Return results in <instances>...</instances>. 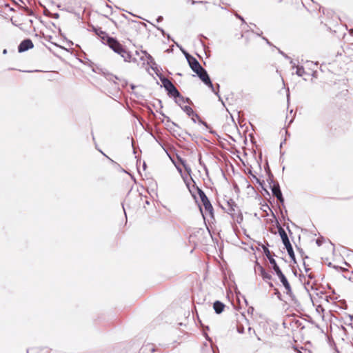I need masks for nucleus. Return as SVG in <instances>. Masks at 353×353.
<instances>
[{"mask_svg":"<svg viewBox=\"0 0 353 353\" xmlns=\"http://www.w3.org/2000/svg\"><path fill=\"white\" fill-rule=\"evenodd\" d=\"M150 67H151L152 70H154L157 74H159L158 73L159 72L158 66L157 64H156V65H153L152 64H151Z\"/></svg>","mask_w":353,"mask_h":353,"instance_id":"37","label":"nucleus"},{"mask_svg":"<svg viewBox=\"0 0 353 353\" xmlns=\"http://www.w3.org/2000/svg\"><path fill=\"white\" fill-rule=\"evenodd\" d=\"M253 26L257 29L256 31H254V30L251 29L250 31L254 33V34H256L257 36H260L261 37L262 34H263V32L261 30H260L255 24H253Z\"/></svg>","mask_w":353,"mask_h":353,"instance_id":"29","label":"nucleus"},{"mask_svg":"<svg viewBox=\"0 0 353 353\" xmlns=\"http://www.w3.org/2000/svg\"><path fill=\"white\" fill-rule=\"evenodd\" d=\"M105 77V78L108 80V81H112V78L115 79H119V77L116 75H113L112 74H110V73H105L104 72H103Z\"/></svg>","mask_w":353,"mask_h":353,"instance_id":"27","label":"nucleus"},{"mask_svg":"<svg viewBox=\"0 0 353 353\" xmlns=\"http://www.w3.org/2000/svg\"><path fill=\"white\" fill-rule=\"evenodd\" d=\"M159 113L165 118L166 117V115L162 112H159Z\"/></svg>","mask_w":353,"mask_h":353,"instance_id":"58","label":"nucleus"},{"mask_svg":"<svg viewBox=\"0 0 353 353\" xmlns=\"http://www.w3.org/2000/svg\"><path fill=\"white\" fill-rule=\"evenodd\" d=\"M92 31L101 39L102 43L105 41L109 36L105 32L103 31L101 28L92 26Z\"/></svg>","mask_w":353,"mask_h":353,"instance_id":"11","label":"nucleus"},{"mask_svg":"<svg viewBox=\"0 0 353 353\" xmlns=\"http://www.w3.org/2000/svg\"><path fill=\"white\" fill-rule=\"evenodd\" d=\"M259 246H261V248L263 249V252H264L265 255L266 256H268V255H270V250H269V249H268V247L269 246V243H267V245H263V244H262V243H259Z\"/></svg>","mask_w":353,"mask_h":353,"instance_id":"24","label":"nucleus"},{"mask_svg":"<svg viewBox=\"0 0 353 353\" xmlns=\"http://www.w3.org/2000/svg\"><path fill=\"white\" fill-rule=\"evenodd\" d=\"M236 205V203L234 201V200L232 199H229L228 201H227V208H230V207H233V206H235Z\"/></svg>","mask_w":353,"mask_h":353,"instance_id":"33","label":"nucleus"},{"mask_svg":"<svg viewBox=\"0 0 353 353\" xmlns=\"http://www.w3.org/2000/svg\"><path fill=\"white\" fill-rule=\"evenodd\" d=\"M145 168H146V163L144 162L143 164V170H145Z\"/></svg>","mask_w":353,"mask_h":353,"instance_id":"59","label":"nucleus"},{"mask_svg":"<svg viewBox=\"0 0 353 353\" xmlns=\"http://www.w3.org/2000/svg\"><path fill=\"white\" fill-rule=\"evenodd\" d=\"M51 15H52V17L55 18V19H58L59 17V14L58 13H54V14H52Z\"/></svg>","mask_w":353,"mask_h":353,"instance_id":"47","label":"nucleus"},{"mask_svg":"<svg viewBox=\"0 0 353 353\" xmlns=\"http://www.w3.org/2000/svg\"><path fill=\"white\" fill-rule=\"evenodd\" d=\"M303 265H304L305 272H308L310 270V268L306 267L305 262L303 263Z\"/></svg>","mask_w":353,"mask_h":353,"instance_id":"52","label":"nucleus"},{"mask_svg":"<svg viewBox=\"0 0 353 353\" xmlns=\"http://www.w3.org/2000/svg\"><path fill=\"white\" fill-rule=\"evenodd\" d=\"M276 228L278 229V232L281 238L282 243L285 245V248H286V250L288 252V254L294 263H296L294 252L293 250L292 245L289 240V238L285 231V230L281 226L279 223L277 221L276 223Z\"/></svg>","mask_w":353,"mask_h":353,"instance_id":"3","label":"nucleus"},{"mask_svg":"<svg viewBox=\"0 0 353 353\" xmlns=\"http://www.w3.org/2000/svg\"><path fill=\"white\" fill-rule=\"evenodd\" d=\"M267 283L270 288H274V285L272 282H270V281H268Z\"/></svg>","mask_w":353,"mask_h":353,"instance_id":"49","label":"nucleus"},{"mask_svg":"<svg viewBox=\"0 0 353 353\" xmlns=\"http://www.w3.org/2000/svg\"><path fill=\"white\" fill-rule=\"evenodd\" d=\"M181 109L189 116V117H191V116H193V117H196L198 119H199V123L201 124V125H203L206 128H210V126L209 125L205 122V121H203L201 117H199V115L196 113L193 109L189 106V105H185V106H181Z\"/></svg>","mask_w":353,"mask_h":353,"instance_id":"5","label":"nucleus"},{"mask_svg":"<svg viewBox=\"0 0 353 353\" xmlns=\"http://www.w3.org/2000/svg\"><path fill=\"white\" fill-rule=\"evenodd\" d=\"M225 307V304L220 301H216L213 303L214 312L218 314H221L223 311Z\"/></svg>","mask_w":353,"mask_h":353,"instance_id":"13","label":"nucleus"},{"mask_svg":"<svg viewBox=\"0 0 353 353\" xmlns=\"http://www.w3.org/2000/svg\"><path fill=\"white\" fill-rule=\"evenodd\" d=\"M34 44L30 39H23L18 46V52L21 53L33 48Z\"/></svg>","mask_w":353,"mask_h":353,"instance_id":"7","label":"nucleus"},{"mask_svg":"<svg viewBox=\"0 0 353 353\" xmlns=\"http://www.w3.org/2000/svg\"><path fill=\"white\" fill-rule=\"evenodd\" d=\"M192 188L196 190L201 202H204L205 201L209 199L203 190L199 188L195 183L193 185Z\"/></svg>","mask_w":353,"mask_h":353,"instance_id":"15","label":"nucleus"},{"mask_svg":"<svg viewBox=\"0 0 353 353\" xmlns=\"http://www.w3.org/2000/svg\"><path fill=\"white\" fill-rule=\"evenodd\" d=\"M256 265L257 267L258 270L259 271V274L261 275L264 281L267 282L268 281L272 280V275L270 273L267 272L265 269L262 265H261L259 262H256Z\"/></svg>","mask_w":353,"mask_h":353,"instance_id":"9","label":"nucleus"},{"mask_svg":"<svg viewBox=\"0 0 353 353\" xmlns=\"http://www.w3.org/2000/svg\"><path fill=\"white\" fill-rule=\"evenodd\" d=\"M225 210L237 223H240L243 221V215L240 213V210L236 204L235 206L228 208Z\"/></svg>","mask_w":353,"mask_h":353,"instance_id":"4","label":"nucleus"},{"mask_svg":"<svg viewBox=\"0 0 353 353\" xmlns=\"http://www.w3.org/2000/svg\"><path fill=\"white\" fill-rule=\"evenodd\" d=\"M142 52L145 55L148 64L156 65V62L154 58L149 53H148L146 51H142Z\"/></svg>","mask_w":353,"mask_h":353,"instance_id":"22","label":"nucleus"},{"mask_svg":"<svg viewBox=\"0 0 353 353\" xmlns=\"http://www.w3.org/2000/svg\"><path fill=\"white\" fill-rule=\"evenodd\" d=\"M97 150L111 162V163L113 165V167L115 170L122 172L127 173V172L123 168H122L121 166L118 163H117L113 159H112L108 156H107L101 150H99V149H97Z\"/></svg>","mask_w":353,"mask_h":353,"instance_id":"12","label":"nucleus"},{"mask_svg":"<svg viewBox=\"0 0 353 353\" xmlns=\"http://www.w3.org/2000/svg\"><path fill=\"white\" fill-rule=\"evenodd\" d=\"M130 88H131L132 90H134L135 88H136V85H134V84H130Z\"/></svg>","mask_w":353,"mask_h":353,"instance_id":"53","label":"nucleus"},{"mask_svg":"<svg viewBox=\"0 0 353 353\" xmlns=\"http://www.w3.org/2000/svg\"><path fill=\"white\" fill-rule=\"evenodd\" d=\"M165 35L168 39H171V37L169 34H166ZM172 40L174 41L172 39Z\"/></svg>","mask_w":353,"mask_h":353,"instance_id":"57","label":"nucleus"},{"mask_svg":"<svg viewBox=\"0 0 353 353\" xmlns=\"http://www.w3.org/2000/svg\"><path fill=\"white\" fill-rule=\"evenodd\" d=\"M270 265L272 266V270L275 272V274L278 276L280 274H282L283 272L281 271V268L278 265L276 260H270Z\"/></svg>","mask_w":353,"mask_h":353,"instance_id":"18","label":"nucleus"},{"mask_svg":"<svg viewBox=\"0 0 353 353\" xmlns=\"http://www.w3.org/2000/svg\"><path fill=\"white\" fill-rule=\"evenodd\" d=\"M273 176L271 175V177L268 180L270 184V188L271 189L272 193L273 196L275 197L278 196H281L282 194V192L281 190L280 185L277 181H274L272 179Z\"/></svg>","mask_w":353,"mask_h":353,"instance_id":"6","label":"nucleus"},{"mask_svg":"<svg viewBox=\"0 0 353 353\" xmlns=\"http://www.w3.org/2000/svg\"><path fill=\"white\" fill-rule=\"evenodd\" d=\"M176 158L178 159V161L183 166L185 170L187 172L188 174L190 175L192 172V170L190 167L186 163V161L185 159L181 158L180 156L176 155Z\"/></svg>","mask_w":353,"mask_h":353,"instance_id":"17","label":"nucleus"},{"mask_svg":"<svg viewBox=\"0 0 353 353\" xmlns=\"http://www.w3.org/2000/svg\"><path fill=\"white\" fill-rule=\"evenodd\" d=\"M350 319L351 321H353V315H349Z\"/></svg>","mask_w":353,"mask_h":353,"instance_id":"64","label":"nucleus"},{"mask_svg":"<svg viewBox=\"0 0 353 353\" xmlns=\"http://www.w3.org/2000/svg\"><path fill=\"white\" fill-rule=\"evenodd\" d=\"M285 289L286 290V294L291 298V300L296 303L297 302V299L292 291L290 285L288 287L285 288Z\"/></svg>","mask_w":353,"mask_h":353,"instance_id":"21","label":"nucleus"},{"mask_svg":"<svg viewBox=\"0 0 353 353\" xmlns=\"http://www.w3.org/2000/svg\"><path fill=\"white\" fill-rule=\"evenodd\" d=\"M192 196L194 197V199H195V201H197V199H196V195L192 192L191 193Z\"/></svg>","mask_w":353,"mask_h":353,"instance_id":"54","label":"nucleus"},{"mask_svg":"<svg viewBox=\"0 0 353 353\" xmlns=\"http://www.w3.org/2000/svg\"><path fill=\"white\" fill-rule=\"evenodd\" d=\"M196 74L204 84H206L209 82V80H211L207 70L203 68L200 71L196 72Z\"/></svg>","mask_w":353,"mask_h":353,"instance_id":"10","label":"nucleus"},{"mask_svg":"<svg viewBox=\"0 0 353 353\" xmlns=\"http://www.w3.org/2000/svg\"><path fill=\"white\" fill-rule=\"evenodd\" d=\"M191 119L193 121V123H196L197 121H199V119L196 117H193V116H191Z\"/></svg>","mask_w":353,"mask_h":353,"instance_id":"45","label":"nucleus"},{"mask_svg":"<svg viewBox=\"0 0 353 353\" xmlns=\"http://www.w3.org/2000/svg\"><path fill=\"white\" fill-rule=\"evenodd\" d=\"M219 97V100L221 101L222 104L225 106V103L223 101L221 96L219 94V96H217Z\"/></svg>","mask_w":353,"mask_h":353,"instance_id":"51","label":"nucleus"},{"mask_svg":"<svg viewBox=\"0 0 353 353\" xmlns=\"http://www.w3.org/2000/svg\"><path fill=\"white\" fill-rule=\"evenodd\" d=\"M103 43L108 46L115 53L121 55L125 61H130L132 57L130 52H128L116 38L108 36Z\"/></svg>","mask_w":353,"mask_h":353,"instance_id":"1","label":"nucleus"},{"mask_svg":"<svg viewBox=\"0 0 353 353\" xmlns=\"http://www.w3.org/2000/svg\"><path fill=\"white\" fill-rule=\"evenodd\" d=\"M262 39L264 40L269 46H272V43L269 41V40L266 37H262Z\"/></svg>","mask_w":353,"mask_h":353,"instance_id":"43","label":"nucleus"},{"mask_svg":"<svg viewBox=\"0 0 353 353\" xmlns=\"http://www.w3.org/2000/svg\"><path fill=\"white\" fill-rule=\"evenodd\" d=\"M308 277H309L310 279H313V278H314V276H313L311 274H310L308 275Z\"/></svg>","mask_w":353,"mask_h":353,"instance_id":"63","label":"nucleus"},{"mask_svg":"<svg viewBox=\"0 0 353 353\" xmlns=\"http://www.w3.org/2000/svg\"><path fill=\"white\" fill-rule=\"evenodd\" d=\"M177 99L181 103V104H182L183 103H185V97H183V100H182L181 99H179V98ZM179 106L181 108L182 105H181Z\"/></svg>","mask_w":353,"mask_h":353,"instance_id":"46","label":"nucleus"},{"mask_svg":"<svg viewBox=\"0 0 353 353\" xmlns=\"http://www.w3.org/2000/svg\"><path fill=\"white\" fill-rule=\"evenodd\" d=\"M286 228H287V230L289 231L290 234H292V232H291V230H290V229L289 226H288V225H287V227H286Z\"/></svg>","mask_w":353,"mask_h":353,"instance_id":"60","label":"nucleus"},{"mask_svg":"<svg viewBox=\"0 0 353 353\" xmlns=\"http://www.w3.org/2000/svg\"><path fill=\"white\" fill-rule=\"evenodd\" d=\"M165 118L166 119L167 123H170L173 126L180 128V126L175 122L172 121L169 117L166 116Z\"/></svg>","mask_w":353,"mask_h":353,"instance_id":"30","label":"nucleus"},{"mask_svg":"<svg viewBox=\"0 0 353 353\" xmlns=\"http://www.w3.org/2000/svg\"><path fill=\"white\" fill-rule=\"evenodd\" d=\"M285 141H286V139H285L283 140V141H282V142L281 143V144H280V148H282L283 144H284V143L285 142Z\"/></svg>","mask_w":353,"mask_h":353,"instance_id":"56","label":"nucleus"},{"mask_svg":"<svg viewBox=\"0 0 353 353\" xmlns=\"http://www.w3.org/2000/svg\"><path fill=\"white\" fill-rule=\"evenodd\" d=\"M285 141H286V139H285L283 140V141H282V142L281 143V144H280V148H282L283 144H284V143L285 142Z\"/></svg>","mask_w":353,"mask_h":353,"instance_id":"55","label":"nucleus"},{"mask_svg":"<svg viewBox=\"0 0 353 353\" xmlns=\"http://www.w3.org/2000/svg\"><path fill=\"white\" fill-rule=\"evenodd\" d=\"M279 52L282 54V56H283L286 59H290V57H288L286 54H285L283 51H281V50H279Z\"/></svg>","mask_w":353,"mask_h":353,"instance_id":"39","label":"nucleus"},{"mask_svg":"<svg viewBox=\"0 0 353 353\" xmlns=\"http://www.w3.org/2000/svg\"><path fill=\"white\" fill-rule=\"evenodd\" d=\"M145 350H148L151 353H153L155 351L154 347L152 344H148L144 347Z\"/></svg>","mask_w":353,"mask_h":353,"instance_id":"28","label":"nucleus"},{"mask_svg":"<svg viewBox=\"0 0 353 353\" xmlns=\"http://www.w3.org/2000/svg\"><path fill=\"white\" fill-rule=\"evenodd\" d=\"M128 85V82L126 81H124L123 86H126Z\"/></svg>","mask_w":353,"mask_h":353,"instance_id":"61","label":"nucleus"},{"mask_svg":"<svg viewBox=\"0 0 353 353\" xmlns=\"http://www.w3.org/2000/svg\"><path fill=\"white\" fill-rule=\"evenodd\" d=\"M210 132L211 134H214L216 133V132H215V131H214V130H210Z\"/></svg>","mask_w":353,"mask_h":353,"instance_id":"62","label":"nucleus"},{"mask_svg":"<svg viewBox=\"0 0 353 353\" xmlns=\"http://www.w3.org/2000/svg\"><path fill=\"white\" fill-rule=\"evenodd\" d=\"M157 30L161 32V33L163 35V36H165L166 33L165 32V30L162 28H160V27H157Z\"/></svg>","mask_w":353,"mask_h":353,"instance_id":"40","label":"nucleus"},{"mask_svg":"<svg viewBox=\"0 0 353 353\" xmlns=\"http://www.w3.org/2000/svg\"><path fill=\"white\" fill-rule=\"evenodd\" d=\"M188 1H190L192 5H194L196 3H206V1H194V0H188Z\"/></svg>","mask_w":353,"mask_h":353,"instance_id":"36","label":"nucleus"},{"mask_svg":"<svg viewBox=\"0 0 353 353\" xmlns=\"http://www.w3.org/2000/svg\"><path fill=\"white\" fill-rule=\"evenodd\" d=\"M324 242V239L323 237H321V238H319L316 239V243L319 245V246H321Z\"/></svg>","mask_w":353,"mask_h":353,"instance_id":"34","label":"nucleus"},{"mask_svg":"<svg viewBox=\"0 0 353 353\" xmlns=\"http://www.w3.org/2000/svg\"><path fill=\"white\" fill-rule=\"evenodd\" d=\"M305 73V69L303 66H296V74L299 77H302Z\"/></svg>","mask_w":353,"mask_h":353,"instance_id":"25","label":"nucleus"},{"mask_svg":"<svg viewBox=\"0 0 353 353\" xmlns=\"http://www.w3.org/2000/svg\"><path fill=\"white\" fill-rule=\"evenodd\" d=\"M236 18H238L239 19H240L243 23H245L244 19L243 17H241V15L239 14H236Z\"/></svg>","mask_w":353,"mask_h":353,"instance_id":"42","label":"nucleus"},{"mask_svg":"<svg viewBox=\"0 0 353 353\" xmlns=\"http://www.w3.org/2000/svg\"><path fill=\"white\" fill-rule=\"evenodd\" d=\"M203 206H204V208H205V210L206 212H208L210 215L213 217L214 216V210H213V207L209 199L205 201L204 202H202Z\"/></svg>","mask_w":353,"mask_h":353,"instance_id":"14","label":"nucleus"},{"mask_svg":"<svg viewBox=\"0 0 353 353\" xmlns=\"http://www.w3.org/2000/svg\"><path fill=\"white\" fill-rule=\"evenodd\" d=\"M176 46L180 48V50L182 51L183 54H184L185 59L188 60H189L191 57H192L193 56L190 55L186 50H185L179 43L174 42Z\"/></svg>","mask_w":353,"mask_h":353,"instance_id":"23","label":"nucleus"},{"mask_svg":"<svg viewBox=\"0 0 353 353\" xmlns=\"http://www.w3.org/2000/svg\"><path fill=\"white\" fill-rule=\"evenodd\" d=\"M284 288L288 287L290 284L283 273L277 276Z\"/></svg>","mask_w":353,"mask_h":353,"instance_id":"19","label":"nucleus"},{"mask_svg":"<svg viewBox=\"0 0 353 353\" xmlns=\"http://www.w3.org/2000/svg\"><path fill=\"white\" fill-rule=\"evenodd\" d=\"M163 18L162 16H159L157 18V22L158 23H160L163 21Z\"/></svg>","mask_w":353,"mask_h":353,"instance_id":"44","label":"nucleus"},{"mask_svg":"<svg viewBox=\"0 0 353 353\" xmlns=\"http://www.w3.org/2000/svg\"><path fill=\"white\" fill-rule=\"evenodd\" d=\"M237 332L240 334H243L244 332V327L243 326H238Z\"/></svg>","mask_w":353,"mask_h":353,"instance_id":"38","label":"nucleus"},{"mask_svg":"<svg viewBox=\"0 0 353 353\" xmlns=\"http://www.w3.org/2000/svg\"><path fill=\"white\" fill-rule=\"evenodd\" d=\"M269 261V262L270 263V260H275L274 258H273V256L271 253V252H270V255H268V256H266Z\"/></svg>","mask_w":353,"mask_h":353,"instance_id":"41","label":"nucleus"},{"mask_svg":"<svg viewBox=\"0 0 353 353\" xmlns=\"http://www.w3.org/2000/svg\"><path fill=\"white\" fill-rule=\"evenodd\" d=\"M157 76L159 77L160 81H161L163 88L167 92L168 95L170 97L174 98L175 103L179 105H181V103L178 101L177 99L179 98L183 100V96L181 94L177 88L174 85L170 79L162 75L161 73L157 74Z\"/></svg>","mask_w":353,"mask_h":353,"instance_id":"2","label":"nucleus"},{"mask_svg":"<svg viewBox=\"0 0 353 353\" xmlns=\"http://www.w3.org/2000/svg\"><path fill=\"white\" fill-rule=\"evenodd\" d=\"M274 291H275V292H274L275 295H276V296L278 297V299L279 300H281V294L279 292V290L277 288H274Z\"/></svg>","mask_w":353,"mask_h":353,"instance_id":"35","label":"nucleus"},{"mask_svg":"<svg viewBox=\"0 0 353 353\" xmlns=\"http://www.w3.org/2000/svg\"><path fill=\"white\" fill-rule=\"evenodd\" d=\"M185 102H186L188 103H192V101L188 97L185 98Z\"/></svg>","mask_w":353,"mask_h":353,"instance_id":"48","label":"nucleus"},{"mask_svg":"<svg viewBox=\"0 0 353 353\" xmlns=\"http://www.w3.org/2000/svg\"><path fill=\"white\" fill-rule=\"evenodd\" d=\"M278 200V201L281 204V205L285 208V205H284V198L283 196V194H281V196H278L276 197Z\"/></svg>","mask_w":353,"mask_h":353,"instance_id":"32","label":"nucleus"},{"mask_svg":"<svg viewBox=\"0 0 353 353\" xmlns=\"http://www.w3.org/2000/svg\"><path fill=\"white\" fill-rule=\"evenodd\" d=\"M175 166H176L178 172L181 174V176H182V178H183V181H184V182L185 183V185L187 186V188L189 190L190 192L192 193V189H191V187L190 185V182L188 181H187L186 178H185L183 176L182 169L179 166L176 165V164H175Z\"/></svg>","mask_w":353,"mask_h":353,"instance_id":"20","label":"nucleus"},{"mask_svg":"<svg viewBox=\"0 0 353 353\" xmlns=\"http://www.w3.org/2000/svg\"><path fill=\"white\" fill-rule=\"evenodd\" d=\"M205 85H207L212 90V92H213L216 96H219V90L218 91L215 90L214 85L211 80H209V82H208Z\"/></svg>","mask_w":353,"mask_h":353,"instance_id":"26","label":"nucleus"},{"mask_svg":"<svg viewBox=\"0 0 353 353\" xmlns=\"http://www.w3.org/2000/svg\"><path fill=\"white\" fill-rule=\"evenodd\" d=\"M254 176V178L256 179V183H259V185L263 188V190L267 192V194H269V192H268V191H267V190H266L263 187V183H264V181H261L259 179H258V178H257L256 176Z\"/></svg>","mask_w":353,"mask_h":353,"instance_id":"31","label":"nucleus"},{"mask_svg":"<svg viewBox=\"0 0 353 353\" xmlns=\"http://www.w3.org/2000/svg\"><path fill=\"white\" fill-rule=\"evenodd\" d=\"M192 188L196 190L201 202H204L205 201L209 199L203 190L199 188L195 183L193 185Z\"/></svg>","mask_w":353,"mask_h":353,"instance_id":"16","label":"nucleus"},{"mask_svg":"<svg viewBox=\"0 0 353 353\" xmlns=\"http://www.w3.org/2000/svg\"><path fill=\"white\" fill-rule=\"evenodd\" d=\"M190 68L192 69V70L194 72H197L201 70V69H203V67L200 64V63L197 61V59L192 57L189 60L187 61Z\"/></svg>","mask_w":353,"mask_h":353,"instance_id":"8","label":"nucleus"},{"mask_svg":"<svg viewBox=\"0 0 353 353\" xmlns=\"http://www.w3.org/2000/svg\"><path fill=\"white\" fill-rule=\"evenodd\" d=\"M290 64H292V68H295V67L296 68L295 63L291 59H290Z\"/></svg>","mask_w":353,"mask_h":353,"instance_id":"50","label":"nucleus"}]
</instances>
